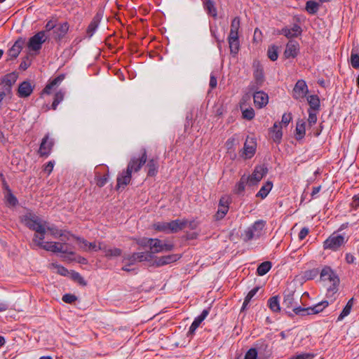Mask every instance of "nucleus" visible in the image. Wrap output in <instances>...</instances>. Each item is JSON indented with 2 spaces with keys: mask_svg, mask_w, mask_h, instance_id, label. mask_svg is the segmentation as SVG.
<instances>
[{
  "mask_svg": "<svg viewBox=\"0 0 359 359\" xmlns=\"http://www.w3.org/2000/svg\"><path fill=\"white\" fill-rule=\"evenodd\" d=\"M272 264L269 261H266L260 264L257 269V273L259 276H264L271 269Z\"/></svg>",
  "mask_w": 359,
  "mask_h": 359,
  "instance_id": "nucleus-41",
  "label": "nucleus"
},
{
  "mask_svg": "<svg viewBox=\"0 0 359 359\" xmlns=\"http://www.w3.org/2000/svg\"><path fill=\"white\" fill-rule=\"evenodd\" d=\"M174 245L170 243H163L158 238H150V251L151 255L155 253L171 251Z\"/></svg>",
  "mask_w": 359,
  "mask_h": 359,
  "instance_id": "nucleus-8",
  "label": "nucleus"
},
{
  "mask_svg": "<svg viewBox=\"0 0 359 359\" xmlns=\"http://www.w3.org/2000/svg\"><path fill=\"white\" fill-rule=\"evenodd\" d=\"M309 104V109H312L313 111H318L320 109V99L318 95H312L308 97L307 98Z\"/></svg>",
  "mask_w": 359,
  "mask_h": 359,
  "instance_id": "nucleus-39",
  "label": "nucleus"
},
{
  "mask_svg": "<svg viewBox=\"0 0 359 359\" xmlns=\"http://www.w3.org/2000/svg\"><path fill=\"white\" fill-rule=\"evenodd\" d=\"M299 51V44L297 41L290 40L286 45L284 55L286 58H294Z\"/></svg>",
  "mask_w": 359,
  "mask_h": 359,
  "instance_id": "nucleus-19",
  "label": "nucleus"
},
{
  "mask_svg": "<svg viewBox=\"0 0 359 359\" xmlns=\"http://www.w3.org/2000/svg\"><path fill=\"white\" fill-rule=\"evenodd\" d=\"M306 134V122L304 120L297 121L295 129V138L297 140L304 137Z\"/></svg>",
  "mask_w": 359,
  "mask_h": 359,
  "instance_id": "nucleus-33",
  "label": "nucleus"
},
{
  "mask_svg": "<svg viewBox=\"0 0 359 359\" xmlns=\"http://www.w3.org/2000/svg\"><path fill=\"white\" fill-rule=\"evenodd\" d=\"M267 55L269 58L272 61H276L278 59V47L276 46H271L269 47Z\"/></svg>",
  "mask_w": 359,
  "mask_h": 359,
  "instance_id": "nucleus-49",
  "label": "nucleus"
},
{
  "mask_svg": "<svg viewBox=\"0 0 359 359\" xmlns=\"http://www.w3.org/2000/svg\"><path fill=\"white\" fill-rule=\"evenodd\" d=\"M309 92L308 86L304 80L300 79L297 81L292 90V96L296 100L304 98Z\"/></svg>",
  "mask_w": 359,
  "mask_h": 359,
  "instance_id": "nucleus-14",
  "label": "nucleus"
},
{
  "mask_svg": "<svg viewBox=\"0 0 359 359\" xmlns=\"http://www.w3.org/2000/svg\"><path fill=\"white\" fill-rule=\"evenodd\" d=\"M268 169L264 165L256 166L252 175H248L250 186L256 185L264 176L266 175Z\"/></svg>",
  "mask_w": 359,
  "mask_h": 359,
  "instance_id": "nucleus-15",
  "label": "nucleus"
},
{
  "mask_svg": "<svg viewBox=\"0 0 359 359\" xmlns=\"http://www.w3.org/2000/svg\"><path fill=\"white\" fill-rule=\"evenodd\" d=\"M187 224V219H175L169 222H158L154 224V229L165 233H173L184 229Z\"/></svg>",
  "mask_w": 359,
  "mask_h": 359,
  "instance_id": "nucleus-1",
  "label": "nucleus"
},
{
  "mask_svg": "<svg viewBox=\"0 0 359 359\" xmlns=\"http://www.w3.org/2000/svg\"><path fill=\"white\" fill-rule=\"evenodd\" d=\"M65 74H62L56 76L52 80H50L47 83L46 87L43 88L42 93L44 94H50L51 90L57 87H58L62 81L65 79Z\"/></svg>",
  "mask_w": 359,
  "mask_h": 359,
  "instance_id": "nucleus-26",
  "label": "nucleus"
},
{
  "mask_svg": "<svg viewBox=\"0 0 359 359\" xmlns=\"http://www.w3.org/2000/svg\"><path fill=\"white\" fill-rule=\"evenodd\" d=\"M257 351L255 348H250L245 355V359H257Z\"/></svg>",
  "mask_w": 359,
  "mask_h": 359,
  "instance_id": "nucleus-60",
  "label": "nucleus"
},
{
  "mask_svg": "<svg viewBox=\"0 0 359 359\" xmlns=\"http://www.w3.org/2000/svg\"><path fill=\"white\" fill-rule=\"evenodd\" d=\"M46 233H36L33 237V242L38 246H42L46 242L43 241Z\"/></svg>",
  "mask_w": 359,
  "mask_h": 359,
  "instance_id": "nucleus-48",
  "label": "nucleus"
},
{
  "mask_svg": "<svg viewBox=\"0 0 359 359\" xmlns=\"http://www.w3.org/2000/svg\"><path fill=\"white\" fill-rule=\"evenodd\" d=\"M299 299V296L294 297V291L287 289L283 292V308L286 313H290V316L292 314L290 313L292 310L294 313V309L299 308L297 306V299Z\"/></svg>",
  "mask_w": 359,
  "mask_h": 359,
  "instance_id": "nucleus-6",
  "label": "nucleus"
},
{
  "mask_svg": "<svg viewBox=\"0 0 359 359\" xmlns=\"http://www.w3.org/2000/svg\"><path fill=\"white\" fill-rule=\"evenodd\" d=\"M41 248L51 252L56 253L57 250H59L56 248L55 242H46Z\"/></svg>",
  "mask_w": 359,
  "mask_h": 359,
  "instance_id": "nucleus-53",
  "label": "nucleus"
},
{
  "mask_svg": "<svg viewBox=\"0 0 359 359\" xmlns=\"http://www.w3.org/2000/svg\"><path fill=\"white\" fill-rule=\"evenodd\" d=\"M247 184H250L249 178L248 177V175H243L241 176L240 180L236 184L234 192L236 194H243Z\"/></svg>",
  "mask_w": 359,
  "mask_h": 359,
  "instance_id": "nucleus-31",
  "label": "nucleus"
},
{
  "mask_svg": "<svg viewBox=\"0 0 359 359\" xmlns=\"http://www.w3.org/2000/svg\"><path fill=\"white\" fill-rule=\"evenodd\" d=\"M54 144V140L50 137L49 134H46L40 144L38 151L39 155L41 157H48L52 151Z\"/></svg>",
  "mask_w": 359,
  "mask_h": 359,
  "instance_id": "nucleus-11",
  "label": "nucleus"
},
{
  "mask_svg": "<svg viewBox=\"0 0 359 359\" xmlns=\"http://www.w3.org/2000/svg\"><path fill=\"white\" fill-rule=\"evenodd\" d=\"M231 54L235 55L238 53L240 48L239 39H229L228 40Z\"/></svg>",
  "mask_w": 359,
  "mask_h": 359,
  "instance_id": "nucleus-46",
  "label": "nucleus"
},
{
  "mask_svg": "<svg viewBox=\"0 0 359 359\" xmlns=\"http://www.w3.org/2000/svg\"><path fill=\"white\" fill-rule=\"evenodd\" d=\"M25 43V39L24 38L20 37L18 38L11 48L8 50V56L11 59L16 58L22 50Z\"/></svg>",
  "mask_w": 359,
  "mask_h": 359,
  "instance_id": "nucleus-20",
  "label": "nucleus"
},
{
  "mask_svg": "<svg viewBox=\"0 0 359 359\" xmlns=\"http://www.w3.org/2000/svg\"><path fill=\"white\" fill-rule=\"evenodd\" d=\"M273 187V183L271 181H267L260 189V190L256 194L257 197L261 198H265Z\"/></svg>",
  "mask_w": 359,
  "mask_h": 359,
  "instance_id": "nucleus-37",
  "label": "nucleus"
},
{
  "mask_svg": "<svg viewBox=\"0 0 359 359\" xmlns=\"http://www.w3.org/2000/svg\"><path fill=\"white\" fill-rule=\"evenodd\" d=\"M351 206L352 208L351 212L352 215L356 216L357 213L354 212L357 210V208L359 206V196L354 195L353 197V202L351 203Z\"/></svg>",
  "mask_w": 359,
  "mask_h": 359,
  "instance_id": "nucleus-59",
  "label": "nucleus"
},
{
  "mask_svg": "<svg viewBox=\"0 0 359 359\" xmlns=\"http://www.w3.org/2000/svg\"><path fill=\"white\" fill-rule=\"evenodd\" d=\"M268 306L274 313L279 312L280 311V302L278 296H273L270 297L267 302Z\"/></svg>",
  "mask_w": 359,
  "mask_h": 359,
  "instance_id": "nucleus-38",
  "label": "nucleus"
},
{
  "mask_svg": "<svg viewBox=\"0 0 359 359\" xmlns=\"http://www.w3.org/2000/svg\"><path fill=\"white\" fill-rule=\"evenodd\" d=\"M202 321L200 319H198L197 317L195 318L189 327L187 335L190 336L194 334L196 329L199 327Z\"/></svg>",
  "mask_w": 359,
  "mask_h": 359,
  "instance_id": "nucleus-51",
  "label": "nucleus"
},
{
  "mask_svg": "<svg viewBox=\"0 0 359 359\" xmlns=\"http://www.w3.org/2000/svg\"><path fill=\"white\" fill-rule=\"evenodd\" d=\"M55 161H50L44 165V171L48 173V175H50L51 172L53 171V169L54 168Z\"/></svg>",
  "mask_w": 359,
  "mask_h": 359,
  "instance_id": "nucleus-64",
  "label": "nucleus"
},
{
  "mask_svg": "<svg viewBox=\"0 0 359 359\" xmlns=\"http://www.w3.org/2000/svg\"><path fill=\"white\" fill-rule=\"evenodd\" d=\"M319 4L314 1H308L306 4V11L310 14H315L318 12Z\"/></svg>",
  "mask_w": 359,
  "mask_h": 359,
  "instance_id": "nucleus-47",
  "label": "nucleus"
},
{
  "mask_svg": "<svg viewBox=\"0 0 359 359\" xmlns=\"http://www.w3.org/2000/svg\"><path fill=\"white\" fill-rule=\"evenodd\" d=\"M259 287H254L253 289H252L248 293V294L246 295L245 299H244V302H243V306H242V310H244L245 309V308L247 307V306L248 305V304L250 303V302L251 301V299L253 298V297L257 294V292H258Z\"/></svg>",
  "mask_w": 359,
  "mask_h": 359,
  "instance_id": "nucleus-45",
  "label": "nucleus"
},
{
  "mask_svg": "<svg viewBox=\"0 0 359 359\" xmlns=\"http://www.w3.org/2000/svg\"><path fill=\"white\" fill-rule=\"evenodd\" d=\"M348 241L344 235L334 231L324 242L323 249L336 252L340 249Z\"/></svg>",
  "mask_w": 359,
  "mask_h": 359,
  "instance_id": "nucleus-4",
  "label": "nucleus"
},
{
  "mask_svg": "<svg viewBox=\"0 0 359 359\" xmlns=\"http://www.w3.org/2000/svg\"><path fill=\"white\" fill-rule=\"evenodd\" d=\"M5 198L8 203L12 206L16 205L18 203L17 198L13 194L11 190H9V192L6 194Z\"/></svg>",
  "mask_w": 359,
  "mask_h": 359,
  "instance_id": "nucleus-54",
  "label": "nucleus"
},
{
  "mask_svg": "<svg viewBox=\"0 0 359 359\" xmlns=\"http://www.w3.org/2000/svg\"><path fill=\"white\" fill-rule=\"evenodd\" d=\"M72 278L78 282L81 285H86V281L78 272H73L72 274Z\"/></svg>",
  "mask_w": 359,
  "mask_h": 359,
  "instance_id": "nucleus-62",
  "label": "nucleus"
},
{
  "mask_svg": "<svg viewBox=\"0 0 359 359\" xmlns=\"http://www.w3.org/2000/svg\"><path fill=\"white\" fill-rule=\"evenodd\" d=\"M69 29L67 22L58 23L53 32V37L57 41H60L67 34Z\"/></svg>",
  "mask_w": 359,
  "mask_h": 359,
  "instance_id": "nucleus-16",
  "label": "nucleus"
},
{
  "mask_svg": "<svg viewBox=\"0 0 359 359\" xmlns=\"http://www.w3.org/2000/svg\"><path fill=\"white\" fill-rule=\"evenodd\" d=\"M99 248L103 252L104 257L109 259L120 257L122 254V250L120 248H109L104 243Z\"/></svg>",
  "mask_w": 359,
  "mask_h": 359,
  "instance_id": "nucleus-21",
  "label": "nucleus"
},
{
  "mask_svg": "<svg viewBox=\"0 0 359 359\" xmlns=\"http://www.w3.org/2000/svg\"><path fill=\"white\" fill-rule=\"evenodd\" d=\"M254 103L258 108H262L266 106L269 102V97L266 93L263 91H253Z\"/></svg>",
  "mask_w": 359,
  "mask_h": 359,
  "instance_id": "nucleus-23",
  "label": "nucleus"
},
{
  "mask_svg": "<svg viewBox=\"0 0 359 359\" xmlns=\"http://www.w3.org/2000/svg\"><path fill=\"white\" fill-rule=\"evenodd\" d=\"M65 92L62 90L57 91L54 96V100L52 104V109L55 110L57 105L63 100Z\"/></svg>",
  "mask_w": 359,
  "mask_h": 359,
  "instance_id": "nucleus-44",
  "label": "nucleus"
},
{
  "mask_svg": "<svg viewBox=\"0 0 359 359\" xmlns=\"http://www.w3.org/2000/svg\"><path fill=\"white\" fill-rule=\"evenodd\" d=\"M131 178L132 172L127 168L126 170H123L117 177V189L121 187H125L130 183Z\"/></svg>",
  "mask_w": 359,
  "mask_h": 359,
  "instance_id": "nucleus-24",
  "label": "nucleus"
},
{
  "mask_svg": "<svg viewBox=\"0 0 359 359\" xmlns=\"http://www.w3.org/2000/svg\"><path fill=\"white\" fill-rule=\"evenodd\" d=\"M243 117L247 120H252L255 117V111L252 107L243 110Z\"/></svg>",
  "mask_w": 359,
  "mask_h": 359,
  "instance_id": "nucleus-57",
  "label": "nucleus"
},
{
  "mask_svg": "<svg viewBox=\"0 0 359 359\" xmlns=\"http://www.w3.org/2000/svg\"><path fill=\"white\" fill-rule=\"evenodd\" d=\"M135 256L138 262L149 261L153 258V255L149 252H135Z\"/></svg>",
  "mask_w": 359,
  "mask_h": 359,
  "instance_id": "nucleus-50",
  "label": "nucleus"
},
{
  "mask_svg": "<svg viewBox=\"0 0 359 359\" xmlns=\"http://www.w3.org/2000/svg\"><path fill=\"white\" fill-rule=\"evenodd\" d=\"M302 29L297 24H294L291 28H283L281 34L287 38L297 37L302 34Z\"/></svg>",
  "mask_w": 359,
  "mask_h": 359,
  "instance_id": "nucleus-29",
  "label": "nucleus"
},
{
  "mask_svg": "<svg viewBox=\"0 0 359 359\" xmlns=\"http://www.w3.org/2000/svg\"><path fill=\"white\" fill-rule=\"evenodd\" d=\"M22 222L29 229L36 233H46V221L42 220L36 215L29 214L24 216Z\"/></svg>",
  "mask_w": 359,
  "mask_h": 359,
  "instance_id": "nucleus-3",
  "label": "nucleus"
},
{
  "mask_svg": "<svg viewBox=\"0 0 359 359\" xmlns=\"http://www.w3.org/2000/svg\"><path fill=\"white\" fill-rule=\"evenodd\" d=\"M240 28V18L235 17L231 24L230 31L238 32Z\"/></svg>",
  "mask_w": 359,
  "mask_h": 359,
  "instance_id": "nucleus-61",
  "label": "nucleus"
},
{
  "mask_svg": "<svg viewBox=\"0 0 359 359\" xmlns=\"http://www.w3.org/2000/svg\"><path fill=\"white\" fill-rule=\"evenodd\" d=\"M34 86L27 81L22 82L18 89V95L19 97L25 98L29 97L33 92Z\"/></svg>",
  "mask_w": 359,
  "mask_h": 359,
  "instance_id": "nucleus-22",
  "label": "nucleus"
},
{
  "mask_svg": "<svg viewBox=\"0 0 359 359\" xmlns=\"http://www.w3.org/2000/svg\"><path fill=\"white\" fill-rule=\"evenodd\" d=\"M141 151L140 157H133L128 162L127 168L132 173L138 172L147 161V156L146 149H142Z\"/></svg>",
  "mask_w": 359,
  "mask_h": 359,
  "instance_id": "nucleus-9",
  "label": "nucleus"
},
{
  "mask_svg": "<svg viewBox=\"0 0 359 359\" xmlns=\"http://www.w3.org/2000/svg\"><path fill=\"white\" fill-rule=\"evenodd\" d=\"M46 231H49L50 234L55 238L62 237L63 236V233H62V230H60L54 224L49 226L48 223L46 224Z\"/></svg>",
  "mask_w": 359,
  "mask_h": 359,
  "instance_id": "nucleus-43",
  "label": "nucleus"
},
{
  "mask_svg": "<svg viewBox=\"0 0 359 359\" xmlns=\"http://www.w3.org/2000/svg\"><path fill=\"white\" fill-rule=\"evenodd\" d=\"M266 222L263 219L255 221L241 233V238L244 242H249L253 239H258L263 233Z\"/></svg>",
  "mask_w": 359,
  "mask_h": 359,
  "instance_id": "nucleus-2",
  "label": "nucleus"
},
{
  "mask_svg": "<svg viewBox=\"0 0 359 359\" xmlns=\"http://www.w3.org/2000/svg\"><path fill=\"white\" fill-rule=\"evenodd\" d=\"M18 74L16 72L7 74L0 79V85H3V88L7 93L12 94V86L16 82Z\"/></svg>",
  "mask_w": 359,
  "mask_h": 359,
  "instance_id": "nucleus-12",
  "label": "nucleus"
},
{
  "mask_svg": "<svg viewBox=\"0 0 359 359\" xmlns=\"http://www.w3.org/2000/svg\"><path fill=\"white\" fill-rule=\"evenodd\" d=\"M315 355L311 353H302L296 355H293L288 359H313Z\"/></svg>",
  "mask_w": 359,
  "mask_h": 359,
  "instance_id": "nucleus-56",
  "label": "nucleus"
},
{
  "mask_svg": "<svg viewBox=\"0 0 359 359\" xmlns=\"http://www.w3.org/2000/svg\"><path fill=\"white\" fill-rule=\"evenodd\" d=\"M79 241H80V243L83 244L84 247L86 248H85L86 250H93L95 252L100 250V249L99 248L102 246L103 243H104V242H98L97 244L95 242L90 243L83 238L79 239Z\"/></svg>",
  "mask_w": 359,
  "mask_h": 359,
  "instance_id": "nucleus-36",
  "label": "nucleus"
},
{
  "mask_svg": "<svg viewBox=\"0 0 359 359\" xmlns=\"http://www.w3.org/2000/svg\"><path fill=\"white\" fill-rule=\"evenodd\" d=\"M147 167L148 168L147 175L148 176H155L158 170V162L157 158H151L149 160Z\"/></svg>",
  "mask_w": 359,
  "mask_h": 359,
  "instance_id": "nucleus-34",
  "label": "nucleus"
},
{
  "mask_svg": "<svg viewBox=\"0 0 359 359\" xmlns=\"http://www.w3.org/2000/svg\"><path fill=\"white\" fill-rule=\"evenodd\" d=\"M320 279L323 282H327L329 284L333 281H335L336 283L339 278L330 267L325 266L322 269L320 272Z\"/></svg>",
  "mask_w": 359,
  "mask_h": 359,
  "instance_id": "nucleus-18",
  "label": "nucleus"
},
{
  "mask_svg": "<svg viewBox=\"0 0 359 359\" xmlns=\"http://www.w3.org/2000/svg\"><path fill=\"white\" fill-rule=\"evenodd\" d=\"M46 40L45 31H40L29 39L27 47L30 50L39 51Z\"/></svg>",
  "mask_w": 359,
  "mask_h": 359,
  "instance_id": "nucleus-10",
  "label": "nucleus"
},
{
  "mask_svg": "<svg viewBox=\"0 0 359 359\" xmlns=\"http://www.w3.org/2000/svg\"><path fill=\"white\" fill-rule=\"evenodd\" d=\"M330 303L327 300H324L309 307H299L294 309L296 315L304 316L307 315L318 314L323 311Z\"/></svg>",
  "mask_w": 359,
  "mask_h": 359,
  "instance_id": "nucleus-7",
  "label": "nucleus"
},
{
  "mask_svg": "<svg viewBox=\"0 0 359 359\" xmlns=\"http://www.w3.org/2000/svg\"><path fill=\"white\" fill-rule=\"evenodd\" d=\"M108 180H109L108 173L104 175L103 176L96 177V184L99 187H102L107 183Z\"/></svg>",
  "mask_w": 359,
  "mask_h": 359,
  "instance_id": "nucleus-55",
  "label": "nucleus"
},
{
  "mask_svg": "<svg viewBox=\"0 0 359 359\" xmlns=\"http://www.w3.org/2000/svg\"><path fill=\"white\" fill-rule=\"evenodd\" d=\"M351 65L355 69H359V53L356 46H353L351 55Z\"/></svg>",
  "mask_w": 359,
  "mask_h": 359,
  "instance_id": "nucleus-42",
  "label": "nucleus"
},
{
  "mask_svg": "<svg viewBox=\"0 0 359 359\" xmlns=\"http://www.w3.org/2000/svg\"><path fill=\"white\" fill-rule=\"evenodd\" d=\"M62 299L65 303L72 304L76 300V297L72 294H65L62 296Z\"/></svg>",
  "mask_w": 359,
  "mask_h": 359,
  "instance_id": "nucleus-63",
  "label": "nucleus"
},
{
  "mask_svg": "<svg viewBox=\"0 0 359 359\" xmlns=\"http://www.w3.org/2000/svg\"><path fill=\"white\" fill-rule=\"evenodd\" d=\"M257 143L254 138L248 137L244 144L241 156L244 158H251L255 154Z\"/></svg>",
  "mask_w": 359,
  "mask_h": 359,
  "instance_id": "nucleus-13",
  "label": "nucleus"
},
{
  "mask_svg": "<svg viewBox=\"0 0 359 359\" xmlns=\"http://www.w3.org/2000/svg\"><path fill=\"white\" fill-rule=\"evenodd\" d=\"M271 138L275 142H280L282 139L283 133L281 128L277 123H275L273 128L271 129Z\"/></svg>",
  "mask_w": 359,
  "mask_h": 359,
  "instance_id": "nucleus-35",
  "label": "nucleus"
},
{
  "mask_svg": "<svg viewBox=\"0 0 359 359\" xmlns=\"http://www.w3.org/2000/svg\"><path fill=\"white\" fill-rule=\"evenodd\" d=\"M353 302H354V299L353 298H351V299H350L348 300V302H347L346 305L345 306V307L342 310L341 313L339 314V317L337 318L338 321L342 320L345 317H346L347 316H348L350 314L351 311L352 307H353Z\"/></svg>",
  "mask_w": 359,
  "mask_h": 359,
  "instance_id": "nucleus-40",
  "label": "nucleus"
},
{
  "mask_svg": "<svg viewBox=\"0 0 359 359\" xmlns=\"http://www.w3.org/2000/svg\"><path fill=\"white\" fill-rule=\"evenodd\" d=\"M339 282L340 280L339 279L336 283L335 281L330 283L329 284L327 283V287L326 298L330 300V303H332L336 299V294L337 293L339 290Z\"/></svg>",
  "mask_w": 359,
  "mask_h": 359,
  "instance_id": "nucleus-28",
  "label": "nucleus"
},
{
  "mask_svg": "<svg viewBox=\"0 0 359 359\" xmlns=\"http://www.w3.org/2000/svg\"><path fill=\"white\" fill-rule=\"evenodd\" d=\"M53 267L56 269V271L58 274H60L63 276H67L69 274L68 270L64 267L63 266L57 264H53Z\"/></svg>",
  "mask_w": 359,
  "mask_h": 359,
  "instance_id": "nucleus-58",
  "label": "nucleus"
},
{
  "mask_svg": "<svg viewBox=\"0 0 359 359\" xmlns=\"http://www.w3.org/2000/svg\"><path fill=\"white\" fill-rule=\"evenodd\" d=\"M137 260L138 259L135 256V252L131 255H124L122 262L125 264V265L122 267V269L126 271H130V269L129 266L134 265L136 262H138Z\"/></svg>",
  "mask_w": 359,
  "mask_h": 359,
  "instance_id": "nucleus-32",
  "label": "nucleus"
},
{
  "mask_svg": "<svg viewBox=\"0 0 359 359\" xmlns=\"http://www.w3.org/2000/svg\"><path fill=\"white\" fill-rule=\"evenodd\" d=\"M203 6L207 14L211 15L214 18L217 17V10L215 2L212 0H201Z\"/></svg>",
  "mask_w": 359,
  "mask_h": 359,
  "instance_id": "nucleus-30",
  "label": "nucleus"
},
{
  "mask_svg": "<svg viewBox=\"0 0 359 359\" xmlns=\"http://www.w3.org/2000/svg\"><path fill=\"white\" fill-rule=\"evenodd\" d=\"M229 209V202L227 200L222 197L220 198L218 204L217 211L214 215V218L216 221L222 219L227 214Z\"/></svg>",
  "mask_w": 359,
  "mask_h": 359,
  "instance_id": "nucleus-17",
  "label": "nucleus"
},
{
  "mask_svg": "<svg viewBox=\"0 0 359 359\" xmlns=\"http://www.w3.org/2000/svg\"><path fill=\"white\" fill-rule=\"evenodd\" d=\"M252 68L255 82H252L249 85L248 88L250 91L257 90L264 81L263 67L259 60H255L253 61Z\"/></svg>",
  "mask_w": 359,
  "mask_h": 359,
  "instance_id": "nucleus-5",
  "label": "nucleus"
},
{
  "mask_svg": "<svg viewBox=\"0 0 359 359\" xmlns=\"http://www.w3.org/2000/svg\"><path fill=\"white\" fill-rule=\"evenodd\" d=\"M316 111H313L312 109H308V123L309 126H312L317 122V114L316 112Z\"/></svg>",
  "mask_w": 359,
  "mask_h": 359,
  "instance_id": "nucleus-52",
  "label": "nucleus"
},
{
  "mask_svg": "<svg viewBox=\"0 0 359 359\" xmlns=\"http://www.w3.org/2000/svg\"><path fill=\"white\" fill-rule=\"evenodd\" d=\"M180 257L177 254L168 255L157 257L154 260V265L156 266H162L177 261Z\"/></svg>",
  "mask_w": 359,
  "mask_h": 359,
  "instance_id": "nucleus-25",
  "label": "nucleus"
},
{
  "mask_svg": "<svg viewBox=\"0 0 359 359\" xmlns=\"http://www.w3.org/2000/svg\"><path fill=\"white\" fill-rule=\"evenodd\" d=\"M102 18V13L101 12H98L95 14V15L93 17V20H91L90 23L88 26L86 32L89 37H91L95 32H96L100 22Z\"/></svg>",
  "mask_w": 359,
  "mask_h": 359,
  "instance_id": "nucleus-27",
  "label": "nucleus"
}]
</instances>
